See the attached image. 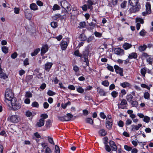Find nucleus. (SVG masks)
Listing matches in <instances>:
<instances>
[{"mask_svg": "<svg viewBox=\"0 0 153 153\" xmlns=\"http://www.w3.org/2000/svg\"><path fill=\"white\" fill-rule=\"evenodd\" d=\"M118 0H111L109 3V5L111 7H114L117 4Z\"/></svg>", "mask_w": 153, "mask_h": 153, "instance_id": "23", "label": "nucleus"}, {"mask_svg": "<svg viewBox=\"0 0 153 153\" xmlns=\"http://www.w3.org/2000/svg\"><path fill=\"white\" fill-rule=\"evenodd\" d=\"M68 12H69L68 10V11L67 9H64V10H62V14L63 13L64 14L62 16H64V19H65L67 18L66 14L67 13H68Z\"/></svg>", "mask_w": 153, "mask_h": 153, "instance_id": "37", "label": "nucleus"}, {"mask_svg": "<svg viewBox=\"0 0 153 153\" xmlns=\"http://www.w3.org/2000/svg\"><path fill=\"white\" fill-rule=\"evenodd\" d=\"M114 52L115 54L120 56H122L124 54V50L119 48L115 49Z\"/></svg>", "mask_w": 153, "mask_h": 153, "instance_id": "13", "label": "nucleus"}, {"mask_svg": "<svg viewBox=\"0 0 153 153\" xmlns=\"http://www.w3.org/2000/svg\"><path fill=\"white\" fill-rule=\"evenodd\" d=\"M40 116L42 118L40 119H42L43 120H45V119L47 118L48 117V115L46 114H42Z\"/></svg>", "mask_w": 153, "mask_h": 153, "instance_id": "58", "label": "nucleus"}, {"mask_svg": "<svg viewBox=\"0 0 153 153\" xmlns=\"http://www.w3.org/2000/svg\"><path fill=\"white\" fill-rule=\"evenodd\" d=\"M127 104V102L125 99H123L121 100V103L120 104H118V107L119 106V105L123 106V105H125Z\"/></svg>", "mask_w": 153, "mask_h": 153, "instance_id": "47", "label": "nucleus"}, {"mask_svg": "<svg viewBox=\"0 0 153 153\" xmlns=\"http://www.w3.org/2000/svg\"><path fill=\"white\" fill-rule=\"evenodd\" d=\"M36 114L35 112H32L29 110H28L26 112L25 115L28 117H30V116L33 117Z\"/></svg>", "mask_w": 153, "mask_h": 153, "instance_id": "21", "label": "nucleus"}, {"mask_svg": "<svg viewBox=\"0 0 153 153\" xmlns=\"http://www.w3.org/2000/svg\"><path fill=\"white\" fill-rule=\"evenodd\" d=\"M142 125L140 123L138 124L136 126L133 125L132 126V128L131 130L132 131H134V130H138L140 127H142Z\"/></svg>", "mask_w": 153, "mask_h": 153, "instance_id": "22", "label": "nucleus"}, {"mask_svg": "<svg viewBox=\"0 0 153 153\" xmlns=\"http://www.w3.org/2000/svg\"><path fill=\"white\" fill-rule=\"evenodd\" d=\"M5 96L6 102L7 101H9L11 102L12 101L13 98L14 97L11 92V91L9 89H7L6 90L5 93Z\"/></svg>", "mask_w": 153, "mask_h": 153, "instance_id": "3", "label": "nucleus"}, {"mask_svg": "<svg viewBox=\"0 0 153 153\" xmlns=\"http://www.w3.org/2000/svg\"><path fill=\"white\" fill-rule=\"evenodd\" d=\"M132 107H137L138 105V102L136 101H132L130 102Z\"/></svg>", "mask_w": 153, "mask_h": 153, "instance_id": "49", "label": "nucleus"}, {"mask_svg": "<svg viewBox=\"0 0 153 153\" xmlns=\"http://www.w3.org/2000/svg\"><path fill=\"white\" fill-rule=\"evenodd\" d=\"M124 149L125 150L128 151H130L132 149V147L125 145L124 146Z\"/></svg>", "mask_w": 153, "mask_h": 153, "instance_id": "59", "label": "nucleus"}, {"mask_svg": "<svg viewBox=\"0 0 153 153\" xmlns=\"http://www.w3.org/2000/svg\"><path fill=\"white\" fill-rule=\"evenodd\" d=\"M100 133L101 136H104L107 134V132L104 129H102L100 131Z\"/></svg>", "mask_w": 153, "mask_h": 153, "instance_id": "45", "label": "nucleus"}, {"mask_svg": "<svg viewBox=\"0 0 153 153\" xmlns=\"http://www.w3.org/2000/svg\"><path fill=\"white\" fill-rule=\"evenodd\" d=\"M146 33L145 30L143 29L139 33L140 35L142 36H144L146 35Z\"/></svg>", "mask_w": 153, "mask_h": 153, "instance_id": "56", "label": "nucleus"}, {"mask_svg": "<svg viewBox=\"0 0 153 153\" xmlns=\"http://www.w3.org/2000/svg\"><path fill=\"white\" fill-rule=\"evenodd\" d=\"M150 94L148 92H145L144 94V97L145 99H148L150 98Z\"/></svg>", "mask_w": 153, "mask_h": 153, "instance_id": "50", "label": "nucleus"}, {"mask_svg": "<svg viewBox=\"0 0 153 153\" xmlns=\"http://www.w3.org/2000/svg\"><path fill=\"white\" fill-rule=\"evenodd\" d=\"M107 128L109 130H111L113 126V120H107L105 122Z\"/></svg>", "mask_w": 153, "mask_h": 153, "instance_id": "15", "label": "nucleus"}, {"mask_svg": "<svg viewBox=\"0 0 153 153\" xmlns=\"http://www.w3.org/2000/svg\"><path fill=\"white\" fill-rule=\"evenodd\" d=\"M30 8L31 10H38V7L35 3H33L30 5Z\"/></svg>", "mask_w": 153, "mask_h": 153, "instance_id": "25", "label": "nucleus"}, {"mask_svg": "<svg viewBox=\"0 0 153 153\" xmlns=\"http://www.w3.org/2000/svg\"><path fill=\"white\" fill-rule=\"evenodd\" d=\"M109 144L112 151H116L117 149V146L115 142L112 140H110Z\"/></svg>", "mask_w": 153, "mask_h": 153, "instance_id": "14", "label": "nucleus"}, {"mask_svg": "<svg viewBox=\"0 0 153 153\" xmlns=\"http://www.w3.org/2000/svg\"><path fill=\"white\" fill-rule=\"evenodd\" d=\"M1 50L5 54H6L8 53V48L6 46L2 47Z\"/></svg>", "mask_w": 153, "mask_h": 153, "instance_id": "40", "label": "nucleus"}, {"mask_svg": "<svg viewBox=\"0 0 153 153\" xmlns=\"http://www.w3.org/2000/svg\"><path fill=\"white\" fill-rule=\"evenodd\" d=\"M78 39L81 41H85L86 40L87 37L84 33H82L79 34L78 37Z\"/></svg>", "mask_w": 153, "mask_h": 153, "instance_id": "16", "label": "nucleus"}, {"mask_svg": "<svg viewBox=\"0 0 153 153\" xmlns=\"http://www.w3.org/2000/svg\"><path fill=\"white\" fill-rule=\"evenodd\" d=\"M140 73L143 77H145V74L146 73V68L145 67L141 68L140 70Z\"/></svg>", "mask_w": 153, "mask_h": 153, "instance_id": "34", "label": "nucleus"}, {"mask_svg": "<svg viewBox=\"0 0 153 153\" xmlns=\"http://www.w3.org/2000/svg\"><path fill=\"white\" fill-rule=\"evenodd\" d=\"M65 118L67 120V121H70L71 119L73 117V116L71 113H68L65 115Z\"/></svg>", "mask_w": 153, "mask_h": 153, "instance_id": "29", "label": "nucleus"}, {"mask_svg": "<svg viewBox=\"0 0 153 153\" xmlns=\"http://www.w3.org/2000/svg\"><path fill=\"white\" fill-rule=\"evenodd\" d=\"M51 122L50 120H48L47 121H46L45 126L47 128H49L51 125Z\"/></svg>", "mask_w": 153, "mask_h": 153, "instance_id": "48", "label": "nucleus"}, {"mask_svg": "<svg viewBox=\"0 0 153 153\" xmlns=\"http://www.w3.org/2000/svg\"><path fill=\"white\" fill-rule=\"evenodd\" d=\"M57 117L58 120L61 121H67V120L65 118V115L63 116H58Z\"/></svg>", "mask_w": 153, "mask_h": 153, "instance_id": "36", "label": "nucleus"}, {"mask_svg": "<svg viewBox=\"0 0 153 153\" xmlns=\"http://www.w3.org/2000/svg\"><path fill=\"white\" fill-rule=\"evenodd\" d=\"M61 5L62 7L64 9H68L69 12L71 10V5L66 0L62 1L61 3Z\"/></svg>", "mask_w": 153, "mask_h": 153, "instance_id": "6", "label": "nucleus"}, {"mask_svg": "<svg viewBox=\"0 0 153 153\" xmlns=\"http://www.w3.org/2000/svg\"><path fill=\"white\" fill-rule=\"evenodd\" d=\"M90 47L88 46L86 47L85 51H83L82 55V58L83 57L84 59H88V56L89 55Z\"/></svg>", "mask_w": 153, "mask_h": 153, "instance_id": "8", "label": "nucleus"}, {"mask_svg": "<svg viewBox=\"0 0 153 153\" xmlns=\"http://www.w3.org/2000/svg\"><path fill=\"white\" fill-rule=\"evenodd\" d=\"M120 85L123 88H126V87H128L130 86V84L128 82H125L123 83L120 82Z\"/></svg>", "mask_w": 153, "mask_h": 153, "instance_id": "28", "label": "nucleus"}, {"mask_svg": "<svg viewBox=\"0 0 153 153\" xmlns=\"http://www.w3.org/2000/svg\"><path fill=\"white\" fill-rule=\"evenodd\" d=\"M127 2L126 1H124L121 4L120 7L122 8L125 9L126 6Z\"/></svg>", "mask_w": 153, "mask_h": 153, "instance_id": "44", "label": "nucleus"}, {"mask_svg": "<svg viewBox=\"0 0 153 153\" xmlns=\"http://www.w3.org/2000/svg\"><path fill=\"white\" fill-rule=\"evenodd\" d=\"M60 7L57 4H54L52 8V10L53 11L59 10L60 9Z\"/></svg>", "mask_w": 153, "mask_h": 153, "instance_id": "38", "label": "nucleus"}, {"mask_svg": "<svg viewBox=\"0 0 153 153\" xmlns=\"http://www.w3.org/2000/svg\"><path fill=\"white\" fill-rule=\"evenodd\" d=\"M140 3L139 0H128V4L131 6Z\"/></svg>", "mask_w": 153, "mask_h": 153, "instance_id": "24", "label": "nucleus"}, {"mask_svg": "<svg viewBox=\"0 0 153 153\" xmlns=\"http://www.w3.org/2000/svg\"><path fill=\"white\" fill-rule=\"evenodd\" d=\"M48 140L49 142L51 144L53 145H54V143L53 140V139L52 137L50 136H48Z\"/></svg>", "mask_w": 153, "mask_h": 153, "instance_id": "54", "label": "nucleus"}, {"mask_svg": "<svg viewBox=\"0 0 153 153\" xmlns=\"http://www.w3.org/2000/svg\"><path fill=\"white\" fill-rule=\"evenodd\" d=\"M86 123H89L91 125H93L94 122L92 119L91 118H87L85 120Z\"/></svg>", "mask_w": 153, "mask_h": 153, "instance_id": "32", "label": "nucleus"}, {"mask_svg": "<svg viewBox=\"0 0 153 153\" xmlns=\"http://www.w3.org/2000/svg\"><path fill=\"white\" fill-rule=\"evenodd\" d=\"M146 11L147 13L148 14H150L151 12V5L150 4L149 2L147 3L146 5Z\"/></svg>", "mask_w": 153, "mask_h": 153, "instance_id": "19", "label": "nucleus"}, {"mask_svg": "<svg viewBox=\"0 0 153 153\" xmlns=\"http://www.w3.org/2000/svg\"><path fill=\"white\" fill-rule=\"evenodd\" d=\"M74 54L76 56H78L81 58H82V54L80 53L79 51L78 50L75 51L74 52Z\"/></svg>", "mask_w": 153, "mask_h": 153, "instance_id": "35", "label": "nucleus"}, {"mask_svg": "<svg viewBox=\"0 0 153 153\" xmlns=\"http://www.w3.org/2000/svg\"><path fill=\"white\" fill-rule=\"evenodd\" d=\"M25 18L29 20H30L32 18L33 14L32 11L29 8L26 9L24 11Z\"/></svg>", "mask_w": 153, "mask_h": 153, "instance_id": "7", "label": "nucleus"}, {"mask_svg": "<svg viewBox=\"0 0 153 153\" xmlns=\"http://www.w3.org/2000/svg\"><path fill=\"white\" fill-rule=\"evenodd\" d=\"M64 16H62L60 14H56L54 15L53 16L52 18L53 20L58 21L59 19L61 20L64 19Z\"/></svg>", "mask_w": 153, "mask_h": 153, "instance_id": "12", "label": "nucleus"}, {"mask_svg": "<svg viewBox=\"0 0 153 153\" xmlns=\"http://www.w3.org/2000/svg\"><path fill=\"white\" fill-rule=\"evenodd\" d=\"M12 106V110L14 111L20 109L21 107L22 102L21 100H17L15 97L13 98V99L11 102Z\"/></svg>", "mask_w": 153, "mask_h": 153, "instance_id": "1", "label": "nucleus"}, {"mask_svg": "<svg viewBox=\"0 0 153 153\" xmlns=\"http://www.w3.org/2000/svg\"><path fill=\"white\" fill-rule=\"evenodd\" d=\"M133 98V96L131 94H128L126 96V99L129 103L131 102Z\"/></svg>", "mask_w": 153, "mask_h": 153, "instance_id": "33", "label": "nucleus"}, {"mask_svg": "<svg viewBox=\"0 0 153 153\" xmlns=\"http://www.w3.org/2000/svg\"><path fill=\"white\" fill-rule=\"evenodd\" d=\"M40 51V49L39 48H37L34 50L33 52L31 53V56H36L39 52Z\"/></svg>", "mask_w": 153, "mask_h": 153, "instance_id": "27", "label": "nucleus"}, {"mask_svg": "<svg viewBox=\"0 0 153 153\" xmlns=\"http://www.w3.org/2000/svg\"><path fill=\"white\" fill-rule=\"evenodd\" d=\"M7 120L13 123H16L19 122V117L16 115H12L7 117Z\"/></svg>", "mask_w": 153, "mask_h": 153, "instance_id": "5", "label": "nucleus"}, {"mask_svg": "<svg viewBox=\"0 0 153 153\" xmlns=\"http://www.w3.org/2000/svg\"><path fill=\"white\" fill-rule=\"evenodd\" d=\"M53 64L51 62H47L45 65V70L49 71L50 69L51 68Z\"/></svg>", "mask_w": 153, "mask_h": 153, "instance_id": "18", "label": "nucleus"}, {"mask_svg": "<svg viewBox=\"0 0 153 153\" xmlns=\"http://www.w3.org/2000/svg\"><path fill=\"white\" fill-rule=\"evenodd\" d=\"M51 27L53 28H56L58 27V24L57 22H52L51 23Z\"/></svg>", "mask_w": 153, "mask_h": 153, "instance_id": "42", "label": "nucleus"}, {"mask_svg": "<svg viewBox=\"0 0 153 153\" xmlns=\"http://www.w3.org/2000/svg\"><path fill=\"white\" fill-rule=\"evenodd\" d=\"M114 68L116 73L119 74L121 76H123V69L122 68L116 65L114 66Z\"/></svg>", "mask_w": 153, "mask_h": 153, "instance_id": "9", "label": "nucleus"}, {"mask_svg": "<svg viewBox=\"0 0 153 153\" xmlns=\"http://www.w3.org/2000/svg\"><path fill=\"white\" fill-rule=\"evenodd\" d=\"M109 83L108 80H104L102 82V84L105 87H108L109 85Z\"/></svg>", "mask_w": 153, "mask_h": 153, "instance_id": "52", "label": "nucleus"}, {"mask_svg": "<svg viewBox=\"0 0 153 153\" xmlns=\"http://www.w3.org/2000/svg\"><path fill=\"white\" fill-rule=\"evenodd\" d=\"M31 106L33 107L38 108L39 105L37 102L35 101L33 102L31 104Z\"/></svg>", "mask_w": 153, "mask_h": 153, "instance_id": "53", "label": "nucleus"}, {"mask_svg": "<svg viewBox=\"0 0 153 153\" xmlns=\"http://www.w3.org/2000/svg\"><path fill=\"white\" fill-rule=\"evenodd\" d=\"M76 91L79 93H83L84 91V89L81 86H79V87L76 88Z\"/></svg>", "mask_w": 153, "mask_h": 153, "instance_id": "41", "label": "nucleus"}, {"mask_svg": "<svg viewBox=\"0 0 153 153\" xmlns=\"http://www.w3.org/2000/svg\"><path fill=\"white\" fill-rule=\"evenodd\" d=\"M111 95L114 98H115L117 96L118 93L116 91H114L111 93Z\"/></svg>", "mask_w": 153, "mask_h": 153, "instance_id": "55", "label": "nucleus"}, {"mask_svg": "<svg viewBox=\"0 0 153 153\" xmlns=\"http://www.w3.org/2000/svg\"><path fill=\"white\" fill-rule=\"evenodd\" d=\"M137 57V54L135 52L131 53L128 56V58L129 59H132L133 58L136 59Z\"/></svg>", "mask_w": 153, "mask_h": 153, "instance_id": "20", "label": "nucleus"}, {"mask_svg": "<svg viewBox=\"0 0 153 153\" xmlns=\"http://www.w3.org/2000/svg\"><path fill=\"white\" fill-rule=\"evenodd\" d=\"M68 45V43L66 41H65V40L64 39H62L60 43L61 49L62 50H66L67 47Z\"/></svg>", "mask_w": 153, "mask_h": 153, "instance_id": "10", "label": "nucleus"}, {"mask_svg": "<svg viewBox=\"0 0 153 153\" xmlns=\"http://www.w3.org/2000/svg\"><path fill=\"white\" fill-rule=\"evenodd\" d=\"M48 50V46L46 44L42 47L41 50L40 55L41 56H43Z\"/></svg>", "mask_w": 153, "mask_h": 153, "instance_id": "11", "label": "nucleus"}, {"mask_svg": "<svg viewBox=\"0 0 153 153\" xmlns=\"http://www.w3.org/2000/svg\"><path fill=\"white\" fill-rule=\"evenodd\" d=\"M99 93L100 94V96H105L106 95V92L103 89H99Z\"/></svg>", "mask_w": 153, "mask_h": 153, "instance_id": "43", "label": "nucleus"}, {"mask_svg": "<svg viewBox=\"0 0 153 153\" xmlns=\"http://www.w3.org/2000/svg\"><path fill=\"white\" fill-rule=\"evenodd\" d=\"M147 46L145 44H144L143 46L141 45L139 47L138 50L140 51H145L147 48Z\"/></svg>", "mask_w": 153, "mask_h": 153, "instance_id": "30", "label": "nucleus"}, {"mask_svg": "<svg viewBox=\"0 0 153 153\" xmlns=\"http://www.w3.org/2000/svg\"><path fill=\"white\" fill-rule=\"evenodd\" d=\"M103 139L104 140L103 143L104 144V145H108V137L107 136L103 138Z\"/></svg>", "mask_w": 153, "mask_h": 153, "instance_id": "57", "label": "nucleus"}, {"mask_svg": "<svg viewBox=\"0 0 153 153\" xmlns=\"http://www.w3.org/2000/svg\"><path fill=\"white\" fill-rule=\"evenodd\" d=\"M123 48L126 50H128L132 47L131 44L128 43H125L123 45Z\"/></svg>", "mask_w": 153, "mask_h": 153, "instance_id": "26", "label": "nucleus"}, {"mask_svg": "<svg viewBox=\"0 0 153 153\" xmlns=\"http://www.w3.org/2000/svg\"><path fill=\"white\" fill-rule=\"evenodd\" d=\"M95 36L97 37H100L102 36V34L99 32L95 31L94 33Z\"/></svg>", "mask_w": 153, "mask_h": 153, "instance_id": "60", "label": "nucleus"}, {"mask_svg": "<svg viewBox=\"0 0 153 153\" xmlns=\"http://www.w3.org/2000/svg\"><path fill=\"white\" fill-rule=\"evenodd\" d=\"M55 153H60V149L59 146H58L56 145H55Z\"/></svg>", "mask_w": 153, "mask_h": 153, "instance_id": "62", "label": "nucleus"}, {"mask_svg": "<svg viewBox=\"0 0 153 153\" xmlns=\"http://www.w3.org/2000/svg\"><path fill=\"white\" fill-rule=\"evenodd\" d=\"M33 94L30 91H26L25 93V97L27 98H31L32 97Z\"/></svg>", "mask_w": 153, "mask_h": 153, "instance_id": "39", "label": "nucleus"}, {"mask_svg": "<svg viewBox=\"0 0 153 153\" xmlns=\"http://www.w3.org/2000/svg\"><path fill=\"white\" fill-rule=\"evenodd\" d=\"M136 22H140V24H143L144 23V20L143 19L141 18H137L136 19Z\"/></svg>", "mask_w": 153, "mask_h": 153, "instance_id": "63", "label": "nucleus"}, {"mask_svg": "<svg viewBox=\"0 0 153 153\" xmlns=\"http://www.w3.org/2000/svg\"><path fill=\"white\" fill-rule=\"evenodd\" d=\"M150 117L148 116H145L143 118V121L146 123H148L150 121Z\"/></svg>", "mask_w": 153, "mask_h": 153, "instance_id": "51", "label": "nucleus"}, {"mask_svg": "<svg viewBox=\"0 0 153 153\" xmlns=\"http://www.w3.org/2000/svg\"><path fill=\"white\" fill-rule=\"evenodd\" d=\"M86 26V24L85 22H80L79 24V26L78 27L81 29L85 27Z\"/></svg>", "mask_w": 153, "mask_h": 153, "instance_id": "31", "label": "nucleus"}, {"mask_svg": "<svg viewBox=\"0 0 153 153\" xmlns=\"http://www.w3.org/2000/svg\"><path fill=\"white\" fill-rule=\"evenodd\" d=\"M87 5L85 4H84L82 7V10L84 11H87V8L91 10L93 9V7L92 5H95L96 4V2L92 0H88L87 1Z\"/></svg>", "mask_w": 153, "mask_h": 153, "instance_id": "2", "label": "nucleus"}, {"mask_svg": "<svg viewBox=\"0 0 153 153\" xmlns=\"http://www.w3.org/2000/svg\"><path fill=\"white\" fill-rule=\"evenodd\" d=\"M45 120L40 119L39 122L36 123V128L41 127L43 126L45 124Z\"/></svg>", "mask_w": 153, "mask_h": 153, "instance_id": "17", "label": "nucleus"}, {"mask_svg": "<svg viewBox=\"0 0 153 153\" xmlns=\"http://www.w3.org/2000/svg\"><path fill=\"white\" fill-rule=\"evenodd\" d=\"M2 75H0V78L5 79L7 78H8V76L5 73H3L1 74Z\"/></svg>", "mask_w": 153, "mask_h": 153, "instance_id": "61", "label": "nucleus"}, {"mask_svg": "<svg viewBox=\"0 0 153 153\" xmlns=\"http://www.w3.org/2000/svg\"><path fill=\"white\" fill-rule=\"evenodd\" d=\"M47 94L49 96H52L55 94V93L51 90H49L47 92Z\"/></svg>", "mask_w": 153, "mask_h": 153, "instance_id": "64", "label": "nucleus"}, {"mask_svg": "<svg viewBox=\"0 0 153 153\" xmlns=\"http://www.w3.org/2000/svg\"><path fill=\"white\" fill-rule=\"evenodd\" d=\"M94 39V36L91 35V36L89 37L86 40L88 43H89L90 42H92Z\"/></svg>", "mask_w": 153, "mask_h": 153, "instance_id": "46", "label": "nucleus"}, {"mask_svg": "<svg viewBox=\"0 0 153 153\" xmlns=\"http://www.w3.org/2000/svg\"><path fill=\"white\" fill-rule=\"evenodd\" d=\"M131 7L129 9V12L131 13H135L139 11L141 7L140 3L131 5Z\"/></svg>", "mask_w": 153, "mask_h": 153, "instance_id": "4", "label": "nucleus"}]
</instances>
